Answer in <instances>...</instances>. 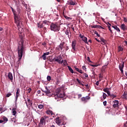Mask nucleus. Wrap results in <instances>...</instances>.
I'll return each instance as SVG.
<instances>
[{
	"label": "nucleus",
	"instance_id": "nucleus-41",
	"mask_svg": "<svg viewBox=\"0 0 127 127\" xmlns=\"http://www.w3.org/2000/svg\"><path fill=\"white\" fill-rule=\"evenodd\" d=\"M50 54V52H46V53H44L43 56H48Z\"/></svg>",
	"mask_w": 127,
	"mask_h": 127
},
{
	"label": "nucleus",
	"instance_id": "nucleus-22",
	"mask_svg": "<svg viewBox=\"0 0 127 127\" xmlns=\"http://www.w3.org/2000/svg\"><path fill=\"white\" fill-rule=\"evenodd\" d=\"M74 69H75V70L77 71V72H79L81 74H82L84 73L83 71H82V70H81V69H78V68H77L76 67H74Z\"/></svg>",
	"mask_w": 127,
	"mask_h": 127
},
{
	"label": "nucleus",
	"instance_id": "nucleus-11",
	"mask_svg": "<svg viewBox=\"0 0 127 127\" xmlns=\"http://www.w3.org/2000/svg\"><path fill=\"white\" fill-rule=\"evenodd\" d=\"M64 45V42L61 43V44L59 45L58 48H57V49H58V50L62 51L63 50Z\"/></svg>",
	"mask_w": 127,
	"mask_h": 127
},
{
	"label": "nucleus",
	"instance_id": "nucleus-52",
	"mask_svg": "<svg viewBox=\"0 0 127 127\" xmlns=\"http://www.w3.org/2000/svg\"><path fill=\"white\" fill-rule=\"evenodd\" d=\"M112 28L114 29L119 28L117 26H112Z\"/></svg>",
	"mask_w": 127,
	"mask_h": 127
},
{
	"label": "nucleus",
	"instance_id": "nucleus-50",
	"mask_svg": "<svg viewBox=\"0 0 127 127\" xmlns=\"http://www.w3.org/2000/svg\"><path fill=\"white\" fill-rule=\"evenodd\" d=\"M3 123H4V124H5L6 122H5V121H3L1 120H0V124Z\"/></svg>",
	"mask_w": 127,
	"mask_h": 127
},
{
	"label": "nucleus",
	"instance_id": "nucleus-35",
	"mask_svg": "<svg viewBox=\"0 0 127 127\" xmlns=\"http://www.w3.org/2000/svg\"><path fill=\"white\" fill-rule=\"evenodd\" d=\"M94 34H96V36H97L98 37H100V35L98 34V32H97V31H95Z\"/></svg>",
	"mask_w": 127,
	"mask_h": 127
},
{
	"label": "nucleus",
	"instance_id": "nucleus-17",
	"mask_svg": "<svg viewBox=\"0 0 127 127\" xmlns=\"http://www.w3.org/2000/svg\"><path fill=\"white\" fill-rule=\"evenodd\" d=\"M69 32L70 34H71V32H70V30L69 29H66V31H65V34L68 36V38L70 39V36L69 35Z\"/></svg>",
	"mask_w": 127,
	"mask_h": 127
},
{
	"label": "nucleus",
	"instance_id": "nucleus-31",
	"mask_svg": "<svg viewBox=\"0 0 127 127\" xmlns=\"http://www.w3.org/2000/svg\"><path fill=\"white\" fill-rule=\"evenodd\" d=\"M42 29H41L42 32H44V33H46L47 32L46 30V27H44V28H42Z\"/></svg>",
	"mask_w": 127,
	"mask_h": 127
},
{
	"label": "nucleus",
	"instance_id": "nucleus-55",
	"mask_svg": "<svg viewBox=\"0 0 127 127\" xmlns=\"http://www.w3.org/2000/svg\"><path fill=\"white\" fill-rule=\"evenodd\" d=\"M65 18H66V19H70V18L69 17H67V16H64Z\"/></svg>",
	"mask_w": 127,
	"mask_h": 127
},
{
	"label": "nucleus",
	"instance_id": "nucleus-29",
	"mask_svg": "<svg viewBox=\"0 0 127 127\" xmlns=\"http://www.w3.org/2000/svg\"><path fill=\"white\" fill-rule=\"evenodd\" d=\"M127 94L126 92H125L123 95V98L125 99H127Z\"/></svg>",
	"mask_w": 127,
	"mask_h": 127
},
{
	"label": "nucleus",
	"instance_id": "nucleus-13",
	"mask_svg": "<svg viewBox=\"0 0 127 127\" xmlns=\"http://www.w3.org/2000/svg\"><path fill=\"white\" fill-rule=\"evenodd\" d=\"M75 46H76V41H72L71 47H72V49L73 50V51H75Z\"/></svg>",
	"mask_w": 127,
	"mask_h": 127
},
{
	"label": "nucleus",
	"instance_id": "nucleus-36",
	"mask_svg": "<svg viewBox=\"0 0 127 127\" xmlns=\"http://www.w3.org/2000/svg\"><path fill=\"white\" fill-rule=\"evenodd\" d=\"M106 97H107V94H106V93H103V99H105Z\"/></svg>",
	"mask_w": 127,
	"mask_h": 127
},
{
	"label": "nucleus",
	"instance_id": "nucleus-48",
	"mask_svg": "<svg viewBox=\"0 0 127 127\" xmlns=\"http://www.w3.org/2000/svg\"><path fill=\"white\" fill-rule=\"evenodd\" d=\"M79 37L80 38H85V37H84V36L81 35V34H79Z\"/></svg>",
	"mask_w": 127,
	"mask_h": 127
},
{
	"label": "nucleus",
	"instance_id": "nucleus-57",
	"mask_svg": "<svg viewBox=\"0 0 127 127\" xmlns=\"http://www.w3.org/2000/svg\"><path fill=\"white\" fill-rule=\"evenodd\" d=\"M84 76H85V78H87L88 77V74L84 73Z\"/></svg>",
	"mask_w": 127,
	"mask_h": 127
},
{
	"label": "nucleus",
	"instance_id": "nucleus-21",
	"mask_svg": "<svg viewBox=\"0 0 127 127\" xmlns=\"http://www.w3.org/2000/svg\"><path fill=\"white\" fill-rule=\"evenodd\" d=\"M8 78L10 80H12V74L11 72H8Z\"/></svg>",
	"mask_w": 127,
	"mask_h": 127
},
{
	"label": "nucleus",
	"instance_id": "nucleus-38",
	"mask_svg": "<svg viewBox=\"0 0 127 127\" xmlns=\"http://www.w3.org/2000/svg\"><path fill=\"white\" fill-rule=\"evenodd\" d=\"M42 58L43 59L44 61L46 60V56L42 55Z\"/></svg>",
	"mask_w": 127,
	"mask_h": 127
},
{
	"label": "nucleus",
	"instance_id": "nucleus-54",
	"mask_svg": "<svg viewBox=\"0 0 127 127\" xmlns=\"http://www.w3.org/2000/svg\"><path fill=\"white\" fill-rule=\"evenodd\" d=\"M63 63H64V65H66V61L65 60L64 61H63Z\"/></svg>",
	"mask_w": 127,
	"mask_h": 127
},
{
	"label": "nucleus",
	"instance_id": "nucleus-33",
	"mask_svg": "<svg viewBox=\"0 0 127 127\" xmlns=\"http://www.w3.org/2000/svg\"><path fill=\"white\" fill-rule=\"evenodd\" d=\"M3 122H7L8 121V119L6 118V117H4V118H3Z\"/></svg>",
	"mask_w": 127,
	"mask_h": 127
},
{
	"label": "nucleus",
	"instance_id": "nucleus-5",
	"mask_svg": "<svg viewBox=\"0 0 127 127\" xmlns=\"http://www.w3.org/2000/svg\"><path fill=\"white\" fill-rule=\"evenodd\" d=\"M48 116H44L40 119L39 127H41L44 124L46 123V120L48 119Z\"/></svg>",
	"mask_w": 127,
	"mask_h": 127
},
{
	"label": "nucleus",
	"instance_id": "nucleus-1",
	"mask_svg": "<svg viewBox=\"0 0 127 127\" xmlns=\"http://www.w3.org/2000/svg\"><path fill=\"white\" fill-rule=\"evenodd\" d=\"M19 38H20V41L19 42L18 44V61L16 64H20V60L22 59V57H23V53L24 52V47H23V37L22 35H19Z\"/></svg>",
	"mask_w": 127,
	"mask_h": 127
},
{
	"label": "nucleus",
	"instance_id": "nucleus-24",
	"mask_svg": "<svg viewBox=\"0 0 127 127\" xmlns=\"http://www.w3.org/2000/svg\"><path fill=\"white\" fill-rule=\"evenodd\" d=\"M100 40L101 41L102 43H103V45L106 44V43L107 42L103 38H100Z\"/></svg>",
	"mask_w": 127,
	"mask_h": 127
},
{
	"label": "nucleus",
	"instance_id": "nucleus-20",
	"mask_svg": "<svg viewBox=\"0 0 127 127\" xmlns=\"http://www.w3.org/2000/svg\"><path fill=\"white\" fill-rule=\"evenodd\" d=\"M109 89L108 88H106L103 89V91H104V92L107 93V95H110V91H109Z\"/></svg>",
	"mask_w": 127,
	"mask_h": 127
},
{
	"label": "nucleus",
	"instance_id": "nucleus-45",
	"mask_svg": "<svg viewBox=\"0 0 127 127\" xmlns=\"http://www.w3.org/2000/svg\"><path fill=\"white\" fill-rule=\"evenodd\" d=\"M87 61H88V62L89 63H92V62H91V61H90V58H89V57H88L87 58Z\"/></svg>",
	"mask_w": 127,
	"mask_h": 127
},
{
	"label": "nucleus",
	"instance_id": "nucleus-19",
	"mask_svg": "<svg viewBox=\"0 0 127 127\" xmlns=\"http://www.w3.org/2000/svg\"><path fill=\"white\" fill-rule=\"evenodd\" d=\"M37 25H38V28H44V27H43L44 26V25H43V23H42L40 22H38L37 23Z\"/></svg>",
	"mask_w": 127,
	"mask_h": 127
},
{
	"label": "nucleus",
	"instance_id": "nucleus-58",
	"mask_svg": "<svg viewBox=\"0 0 127 127\" xmlns=\"http://www.w3.org/2000/svg\"><path fill=\"white\" fill-rule=\"evenodd\" d=\"M82 69L83 70H86V67H85V65H83L82 66Z\"/></svg>",
	"mask_w": 127,
	"mask_h": 127
},
{
	"label": "nucleus",
	"instance_id": "nucleus-8",
	"mask_svg": "<svg viewBox=\"0 0 127 127\" xmlns=\"http://www.w3.org/2000/svg\"><path fill=\"white\" fill-rule=\"evenodd\" d=\"M90 99V97L87 96L86 97H81V100L84 103H86Z\"/></svg>",
	"mask_w": 127,
	"mask_h": 127
},
{
	"label": "nucleus",
	"instance_id": "nucleus-44",
	"mask_svg": "<svg viewBox=\"0 0 127 127\" xmlns=\"http://www.w3.org/2000/svg\"><path fill=\"white\" fill-rule=\"evenodd\" d=\"M50 63L56 62L55 59H51V60H50Z\"/></svg>",
	"mask_w": 127,
	"mask_h": 127
},
{
	"label": "nucleus",
	"instance_id": "nucleus-18",
	"mask_svg": "<svg viewBox=\"0 0 127 127\" xmlns=\"http://www.w3.org/2000/svg\"><path fill=\"white\" fill-rule=\"evenodd\" d=\"M46 114L50 116H53L54 115V113L53 112V111H51L50 110H48L47 111H46Z\"/></svg>",
	"mask_w": 127,
	"mask_h": 127
},
{
	"label": "nucleus",
	"instance_id": "nucleus-62",
	"mask_svg": "<svg viewBox=\"0 0 127 127\" xmlns=\"http://www.w3.org/2000/svg\"><path fill=\"white\" fill-rule=\"evenodd\" d=\"M78 98H80L81 97V94H78Z\"/></svg>",
	"mask_w": 127,
	"mask_h": 127
},
{
	"label": "nucleus",
	"instance_id": "nucleus-49",
	"mask_svg": "<svg viewBox=\"0 0 127 127\" xmlns=\"http://www.w3.org/2000/svg\"><path fill=\"white\" fill-rule=\"evenodd\" d=\"M107 105V101L103 102V106H106Z\"/></svg>",
	"mask_w": 127,
	"mask_h": 127
},
{
	"label": "nucleus",
	"instance_id": "nucleus-15",
	"mask_svg": "<svg viewBox=\"0 0 127 127\" xmlns=\"http://www.w3.org/2000/svg\"><path fill=\"white\" fill-rule=\"evenodd\" d=\"M91 27L92 28H101L102 29H104V28H103L102 26L97 25H93L91 26Z\"/></svg>",
	"mask_w": 127,
	"mask_h": 127
},
{
	"label": "nucleus",
	"instance_id": "nucleus-14",
	"mask_svg": "<svg viewBox=\"0 0 127 127\" xmlns=\"http://www.w3.org/2000/svg\"><path fill=\"white\" fill-rule=\"evenodd\" d=\"M124 63L121 64L120 65H119V69L122 72V73H123V68H124Z\"/></svg>",
	"mask_w": 127,
	"mask_h": 127
},
{
	"label": "nucleus",
	"instance_id": "nucleus-32",
	"mask_svg": "<svg viewBox=\"0 0 127 127\" xmlns=\"http://www.w3.org/2000/svg\"><path fill=\"white\" fill-rule=\"evenodd\" d=\"M44 107V106L43 105L40 104L39 105H38V108H39L40 109H42Z\"/></svg>",
	"mask_w": 127,
	"mask_h": 127
},
{
	"label": "nucleus",
	"instance_id": "nucleus-9",
	"mask_svg": "<svg viewBox=\"0 0 127 127\" xmlns=\"http://www.w3.org/2000/svg\"><path fill=\"white\" fill-rule=\"evenodd\" d=\"M68 5H77V2H76L75 1H73L72 0H69V1H67Z\"/></svg>",
	"mask_w": 127,
	"mask_h": 127
},
{
	"label": "nucleus",
	"instance_id": "nucleus-28",
	"mask_svg": "<svg viewBox=\"0 0 127 127\" xmlns=\"http://www.w3.org/2000/svg\"><path fill=\"white\" fill-rule=\"evenodd\" d=\"M12 115H13V116H15L16 114V110H15L14 109H13L12 110Z\"/></svg>",
	"mask_w": 127,
	"mask_h": 127
},
{
	"label": "nucleus",
	"instance_id": "nucleus-47",
	"mask_svg": "<svg viewBox=\"0 0 127 127\" xmlns=\"http://www.w3.org/2000/svg\"><path fill=\"white\" fill-rule=\"evenodd\" d=\"M48 22H49V21H46V20H44V21H43V23H44V24H48Z\"/></svg>",
	"mask_w": 127,
	"mask_h": 127
},
{
	"label": "nucleus",
	"instance_id": "nucleus-56",
	"mask_svg": "<svg viewBox=\"0 0 127 127\" xmlns=\"http://www.w3.org/2000/svg\"><path fill=\"white\" fill-rule=\"evenodd\" d=\"M102 78H103V77L102 76V74H100L99 75V78L102 79Z\"/></svg>",
	"mask_w": 127,
	"mask_h": 127
},
{
	"label": "nucleus",
	"instance_id": "nucleus-10",
	"mask_svg": "<svg viewBox=\"0 0 127 127\" xmlns=\"http://www.w3.org/2000/svg\"><path fill=\"white\" fill-rule=\"evenodd\" d=\"M114 104L113 105V107L114 108H117L119 107V101L115 100L114 101Z\"/></svg>",
	"mask_w": 127,
	"mask_h": 127
},
{
	"label": "nucleus",
	"instance_id": "nucleus-12",
	"mask_svg": "<svg viewBox=\"0 0 127 127\" xmlns=\"http://www.w3.org/2000/svg\"><path fill=\"white\" fill-rule=\"evenodd\" d=\"M20 96V89L17 88L16 92V101L18 99V97Z\"/></svg>",
	"mask_w": 127,
	"mask_h": 127
},
{
	"label": "nucleus",
	"instance_id": "nucleus-51",
	"mask_svg": "<svg viewBox=\"0 0 127 127\" xmlns=\"http://www.w3.org/2000/svg\"><path fill=\"white\" fill-rule=\"evenodd\" d=\"M31 88H29L28 89H27V92H28V93H30L31 92Z\"/></svg>",
	"mask_w": 127,
	"mask_h": 127
},
{
	"label": "nucleus",
	"instance_id": "nucleus-34",
	"mask_svg": "<svg viewBox=\"0 0 127 127\" xmlns=\"http://www.w3.org/2000/svg\"><path fill=\"white\" fill-rule=\"evenodd\" d=\"M10 96H12V94L11 93H8V94H6V98H8L10 97Z\"/></svg>",
	"mask_w": 127,
	"mask_h": 127
},
{
	"label": "nucleus",
	"instance_id": "nucleus-16",
	"mask_svg": "<svg viewBox=\"0 0 127 127\" xmlns=\"http://www.w3.org/2000/svg\"><path fill=\"white\" fill-rule=\"evenodd\" d=\"M121 29L123 31L127 30V26H126L124 24H122L121 25Z\"/></svg>",
	"mask_w": 127,
	"mask_h": 127
},
{
	"label": "nucleus",
	"instance_id": "nucleus-39",
	"mask_svg": "<svg viewBox=\"0 0 127 127\" xmlns=\"http://www.w3.org/2000/svg\"><path fill=\"white\" fill-rule=\"evenodd\" d=\"M118 50L119 51H123V48H122V47H118Z\"/></svg>",
	"mask_w": 127,
	"mask_h": 127
},
{
	"label": "nucleus",
	"instance_id": "nucleus-6",
	"mask_svg": "<svg viewBox=\"0 0 127 127\" xmlns=\"http://www.w3.org/2000/svg\"><path fill=\"white\" fill-rule=\"evenodd\" d=\"M56 123H57L58 126H64L66 125V123L60 118H56Z\"/></svg>",
	"mask_w": 127,
	"mask_h": 127
},
{
	"label": "nucleus",
	"instance_id": "nucleus-37",
	"mask_svg": "<svg viewBox=\"0 0 127 127\" xmlns=\"http://www.w3.org/2000/svg\"><path fill=\"white\" fill-rule=\"evenodd\" d=\"M51 80V77L50 76L48 75L47 76V81H50Z\"/></svg>",
	"mask_w": 127,
	"mask_h": 127
},
{
	"label": "nucleus",
	"instance_id": "nucleus-25",
	"mask_svg": "<svg viewBox=\"0 0 127 127\" xmlns=\"http://www.w3.org/2000/svg\"><path fill=\"white\" fill-rule=\"evenodd\" d=\"M67 67H68V69L69 70V72H70V73H74V70L72 69L71 67L68 66Z\"/></svg>",
	"mask_w": 127,
	"mask_h": 127
},
{
	"label": "nucleus",
	"instance_id": "nucleus-61",
	"mask_svg": "<svg viewBox=\"0 0 127 127\" xmlns=\"http://www.w3.org/2000/svg\"><path fill=\"white\" fill-rule=\"evenodd\" d=\"M37 93H38V94H39L41 93V91L40 90H38V91H37Z\"/></svg>",
	"mask_w": 127,
	"mask_h": 127
},
{
	"label": "nucleus",
	"instance_id": "nucleus-27",
	"mask_svg": "<svg viewBox=\"0 0 127 127\" xmlns=\"http://www.w3.org/2000/svg\"><path fill=\"white\" fill-rule=\"evenodd\" d=\"M108 96H111V98L112 99L116 98V95H114V94H111L110 93V94H108Z\"/></svg>",
	"mask_w": 127,
	"mask_h": 127
},
{
	"label": "nucleus",
	"instance_id": "nucleus-3",
	"mask_svg": "<svg viewBox=\"0 0 127 127\" xmlns=\"http://www.w3.org/2000/svg\"><path fill=\"white\" fill-rule=\"evenodd\" d=\"M58 92L54 95L55 99H57V101H60L61 100V98H63L65 94L64 92L60 91V89L57 90Z\"/></svg>",
	"mask_w": 127,
	"mask_h": 127
},
{
	"label": "nucleus",
	"instance_id": "nucleus-53",
	"mask_svg": "<svg viewBox=\"0 0 127 127\" xmlns=\"http://www.w3.org/2000/svg\"><path fill=\"white\" fill-rule=\"evenodd\" d=\"M124 22H127V18H126V17H124Z\"/></svg>",
	"mask_w": 127,
	"mask_h": 127
},
{
	"label": "nucleus",
	"instance_id": "nucleus-59",
	"mask_svg": "<svg viewBox=\"0 0 127 127\" xmlns=\"http://www.w3.org/2000/svg\"><path fill=\"white\" fill-rule=\"evenodd\" d=\"M124 127H127V121H126V123L124 124Z\"/></svg>",
	"mask_w": 127,
	"mask_h": 127
},
{
	"label": "nucleus",
	"instance_id": "nucleus-30",
	"mask_svg": "<svg viewBox=\"0 0 127 127\" xmlns=\"http://www.w3.org/2000/svg\"><path fill=\"white\" fill-rule=\"evenodd\" d=\"M27 102L29 103V105L32 106V101H31L30 99L27 100Z\"/></svg>",
	"mask_w": 127,
	"mask_h": 127
},
{
	"label": "nucleus",
	"instance_id": "nucleus-40",
	"mask_svg": "<svg viewBox=\"0 0 127 127\" xmlns=\"http://www.w3.org/2000/svg\"><path fill=\"white\" fill-rule=\"evenodd\" d=\"M90 66L92 67H98L99 66V65H98V64H95V65L90 64Z\"/></svg>",
	"mask_w": 127,
	"mask_h": 127
},
{
	"label": "nucleus",
	"instance_id": "nucleus-60",
	"mask_svg": "<svg viewBox=\"0 0 127 127\" xmlns=\"http://www.w3.org/2000/svg\"><path fill=\"white\" fill-rule=\"evenodd\" d=\"M125 108H126V113L127 114V106H125Z\"/></svg>",
	"mask_w": 127,
	"mask_h": 127
},
{
	"label": "nucleus",
	"instance_id": "nucleus-7",
	"mask_svg": "<svg viewBox=\"0 0 127 127\" xmlns=\"http://www.w3.org/2000/svg\"><path fill=\"white\" fill-rule=\"evenodd\" d=\"M53 59H55V61L58 63L59 64H63L64 61L63 60V58L61 56H59L57 57V58H54Z\"/></svg>",
	"mask_w": 127,
	"mask_h": 127
},
{
	"label": "nucleus",
	"instance_id": "nucleus-26",
	"mask_svg": "<svg viewBox=\"0 0 127 127\" xmlns=\"http://www.w3.org/2000/svg\"><path fill=\"white\" fill-rule=\"evenodd\" d=\"M81 39H82V41H84V42H85V44H88V42L87 41L86 37L82 38Z\"/></svg>",
	"mask_w": 127,
	"mask_h": 127
},
{
	"label": "nucleus",
	"instance_id": "nucleus-46",
	"mask_svg": "<svg viewBox=\"0 0 127 127\" xmlns=\"http://www.w3.org/2000/svg\"><path fill=\"white\" fill-rule=\"evenodd\" d=\"M115 30H116L118 32H121L120 29H119V28H117L116 29H115Z\"/></svg>",
	"mask_w": 127,
	"mask_h": 127
},
{
	"label": "nucleus",
	"instance_id": "nucleus-63",
	"mask_svg": "<svg viewBox=\"0 0 127 127\" xmlns=\"http://www.w3.org/2000/svg\"><path fill=\"white\" fill-rule=\"evenodd\" d=\"M85 87H86V88H89V85L88 84H85Z\"/></svg>",
	"mask_w": 127,
	"mask_h": 127
},
{
	"label": "nucleus",
	"instance_id": "nucleus-42",
	"mask_svg": "<svg viewBox=\"0 0 127 127\" xmlns=\"http://www.w3.org/2000/svg\"><path fill=\"white\" fill-rule=\"evenodd\" d=\"M76 80L77 81V83H78L79 84H81V82L80 81L78 78L76 79Z\"/></svg>",
	"mask_w": 127,
	"mask_h": 127
},
{
	"label": "nucleus",
	"instance_id": "nucleus-43",
	"mask_svg": "<svg viewBox=\"0 0 127 127\" xmlns=\"http://www.w3.org/2000/svg\"><path fill=\"white\" fill-rule=\"evenodd\" d=\"M108 29L109 30L110 32H111V33H113L112 29L111 28V27L110 26H108Z\"/></svg>",
	"mask_w": 127,
	"mask_h": 127
},
{
	"label": "nucleus",
	"instance_id": "nucleus-4",
	"mask_svg": "<svg viewBox=\"0 0 127 127\" xmlns=\"http://www.w3.org/2000/svg\"><path fill=\"white\" fill-rule=\"evenodd\" d=\"M50 29L52 31H60V26L57 23H52L51 25H50Z\"/></svg>",
	"mask_w": 127,
	"mask_h": 127
},
{
	"label": "nucleus",
	"instance_id": "nucleus-64",
	"mask_svg": "<svg viewBox=\"0 0 127 127\" xmlns=\"http://www.w3.org/2000/svg\"><path fill=\"white\" fill-rule=\"evenodd\" d=\"M96 85H99V81H98L97 82H96Z\"/></svg>",
	"mask_w": 127,
	"mask_h": 127
},
{
	"label": "nucleus",
	"instance_id": "nucleus-23",
	"mask_svg": "<svg viewBox=\"0 0 127 127\" xmlns=\"http://www.w3.org/2000/svg\"><path fill=\"white\" fill-rule=\"evenodd\" d=\"M46 90L43 91V92H44L45 93L48 94L50 93V90L48 89V88H47V86H46Z\"/></svg>",
	"mask_w": 127,
	"mask_h": 127
},
{
	"label": "nucleus",
	"instance_id": "nucleus-2",
	"mask_svg": "<svg viewBox=\"0 0 127 127\" xmlns=\"http://www.w3.org/2000/svg\"><path fill=\"white\" fill-rule=\"evenodd\" d=\"M10 8L12 10V13L14 15V22L17 25L19 30L20 29V24L21 22V18L20 17V9L19 7H17L18 14L16 13V11L13 9L12 7L10 6Z\"/></svg>",
	"mask_w": 127,
	"mask_h": 127
}]
</instances>
